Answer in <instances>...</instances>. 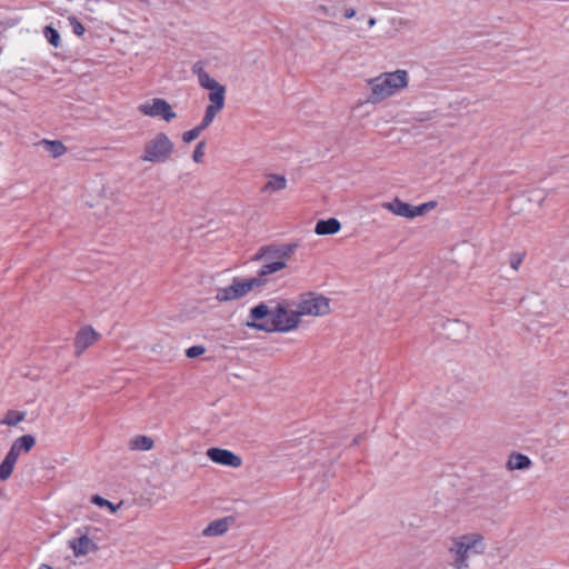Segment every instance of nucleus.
<instances>
[{
    "mask_svg": "<svg viewBox=\"0 0 569 569\" xmlns=\"http://www.w3.org/2000/svg\"><path fill=\"white\" fill-rule=\"evenodd\" d=\"M370 93L367 102L379 103L408 87L409 73L406 70L383 72L367 81Z\"/></svg>",
    "mask_w": 569,
    "mask_h": 569,
    "instance_id": "1",
    "label": "nucleus"
},
{
    "mask_svg": "<svg viewBox=\"0 0 569 569\" xmlns=\"http://www.w3.org/2000/svg\"><path fill=\"white\" fill-rule=\"evenodd\" d=\"M486 550L485 537L478 532L465 533L452 538L449 552L453 556L456 569L468 568L471 556L482 555Z\"/></svg>",
    "mask_w": 569,
    "mask_h": 569,
    "instance_id": "2",
    "label": "nucleus"
},
{
    "mask_svg": "<svg viewBox=\"0 0 569 569\" xmlns=\"http://www.w3.org/2000/svg\"><path fill=\"white\" fill-rule=\"evenodd\" d=\"M247 326L264 332H289L298 328L299 319L296 309H289L286 303H278L272 309L271 319L247 322Z\"/></svg>",
    "mask_w": 569,
    "mask_h": 569,
    "instance_id": "3",
    "label": "nucleus"
},
{
    "mask_svg": "<svg viewBox=\"0 0 569 569\" xmlns=\"http://www.w3.org/2000/svg\"><path fill=\"white\" fill-rule=\"evenodd\" d=\"M173 150L174 144L171 139L164 132H159L144 143L140 160L151 163H164L170 159Z\"/></svg>",
    "mask_w": 569,
    "mask_h": 569,
    "instance_id": "4",
    "label": "nucleus"
},
{
    "mask_svg": "<svg viewBox=\"0 0 569 569\" xmlns=\"http://www.w3.org/2000/svg\"><path fill=\"white\" fill-rule=\"evenodd\" d=\"M296 307L299 321L301 317H323L330 312V300L321 293L306 292L292 303Z\"/></svg>",
    "mask_w": 569,
    "mask_h": 569,
    "instance_id": "5",
    "label": "nucleus"
},
{
    "mask_svg": "<svg viewBox=\"0 0 569 569\" xmlns=\"http://www.w3.org/2000/svg\"><path fill=\"white\" fill-rule=\"evenodd\" d=\"M257 288H259V280L234 277L229 286L217 289L214 299L220 303L236 301Z\"/></svg>",
    "mask_w": 569,
    "mask_h": 569,
    "instance_id": "6",
    "label": "nucleus"
},
{
    "mask_svg": "<svg viewBox=\"0 0 569 569\" xmlns=\"http://www.w3.org/2000/svg\"><path fill=\"white\" fill-rule=\"evenodd\" d=\"M138 110L147 117L161 118L166 122H170L176 119L177 113L172 110V107L162 98H153L138 107Z\"/></svg>",
    "mask_w": 569,
    "mask_h": 569,
    "instance_id": "7",
    "label": "nucleus"
},
{
    "mask_svg": "<svg viewBox=\"0 0 569 569\" xmlns=\"http://www.w3.org/2000/svg\"><path fill=\"white\" fill-rule=\"evenodd\" d=\"M69 548L76 558L84 557L98 550V545L89 537L88 528H79L76 536L68 541Z\"/></svg>",
    "mask_w": 569,
    "mask_h": 569,
    "instance_id": "8",
    "label": "nucleus"
},
{
    "mask_svg": "<svg viewBox=\"0 0 569 569\" xmlns=\"http://www.w3.org/2000/svg\"><path fill=\"white\" fill-rule=\"evenodd\" d=\"M293 248L291 246H268L262 247L252 258L253 261L274 262L281 260L287 263V259L291 256Z\"/></svg>",
    "mask_w": 569,
    "mask_h": 569,
    "instance_id": "9",
    "label": "nucleus"
},
{
    "mask_svg": "<svg viewBox=\"0 0 569 569\" xmlns=\"http://www.w3.org/2000/svg\"><path fill=\"white\" fill-rule=\"evenodd\" d=\"M208 458L218 465L239 468L242 465V459L227 449L210 448L207 451Z\"/></svg>",
    "mask_w": 569,
    "mask_h": 569,
    "instance_id": "10",
    "label": "nucleus"
},
{
    "mask_svg": "<svg viewBox=\"0 0 569 569\" xmlns=\"http://www.w3.org/2000/svg\"><path fill=\"white\" fill-rule=\"evenodd\" d=\"M382 208L399 217L416 218L421 216V209L418 210L415 208V206L406 203L399 198H396L390 202L382 203Z\"/></svg>",
    "mask_w": 569,
    "mask_h": 569,
    "instance_id": "11",
    "label": "nucleus"
},
{
    "mask_svg": "<svg viewBox=\"0 0 569 569\" xmlns=\"http://www.w3.org/2000/svg\"><path fill=\"white\" fill-rule=\"evenodd\" d=\"M99 338V333L91 327L81 328L74 339V352L77 356L83 353V351L93 345Z\"/></svg>",
    "mask_w": 569,
    "mask_h": 569,
    "instance_id": "12",
    "label": "nucleus"
},
{
    "mask_svg": "<svg viewBox=\"0 0 569 569\" xmlns=\"http://www.w3.org/2000/svg\"><path fill=\"white\" fill-rule=\"evenodd\" d=\"M261 263L262 264H261L257 276L251 277V280H259V288L267 284L268 276L282 270L287 266V263L282 262L281 260L274 261V262L272 261L270 263H268V262H261Z\"/></svg>",
    "mask_w": 569,
    "mask_h": 569,
    "instance_id": "13",
    "label": "nucleus"
},
{
    "mask_svg": "<svg viewBox=\"0 0 569 569\" xmlns=\"http://www.w3.org/2000/svg\"><path fill=\"white\" fill-rule=\"evenodd\" d=\"M341 228L338 219L330 218L327 220H319L316 224L315 232L320 236L335 234Z\"/></svg>",
    "mask_w": 569,
    "mask_h": 569,
    "instance_id": "14",
    "label": "nucleus"
},
{
    "mask_svg": "<svg viewBox=\"0 0 569 569\" xmlns=\"http://www.w3.org/2000/svg\"><path fill=\"white\" fill-rule=\"evenodd\" d=\"M229 528V520L228 518H221L217 519L212 522H210L204 529H203V536L206 537H216L221 536L227 532Z\"/></svg>",
    "mask_w": 569,
    "mask_h": 569,
    "instance_id": "15",
    "label": "nucleus"
},
{
    "mask_svg": "<svg viewBox=\"0 0 569 569\" xmlns=\"http://www.w3.org/2000/svg\"><path fill=\"white\" fill-rule=\"evenodd\" d=\"M18 458L19 457L16 456L14 450H9V452L7 453V456L4 457L3 461L0 465V479L1 480L4 481L10 478Z\"/></svg>",
    "mask_w": 569,
    "mask_h": 569,
    "instance_id": "16",
    "label": "nucleus"
},
{
    "mask_svg": "<svg viewBox=\"0 0 569 569\" xmlns=\"http://www.w3.org/2000/svg\"><path fill=\"white\" fill-rule=\"evenodd\" d=\"M18 458L19 457L16 456L14 450H9V452L7 453V456L4 457L3 461L0 465V479L1 480L4 481L10 478Z\"/></svg>",
    "mask_w": 569,
    "mask_h": 569,
    "instance_id": "17",
    "label": "nucleus"
},
{
    "mask_svg": "<svg viewBox=\"0 0 569 569\" xmlns=\"http://www.w3.org/2000/svg\"><path fill=\"white\" fill-rule=\"evenodd\" d=\"M18 458L19 457L16 456L14 450H9V452L7 453V456L4 457L3 461L0 465V479L1 480L4 481L10 478Z\"/></svg>",
    "mask_w": 569,
    "mask_h": 569,
    "instance_id": "18",
    "label": "nucleus"
},
{
    "mask_svg": "<svg viewBox=\"0 0 569 569\" xmlns=\"http://www.w3.org/2000/svg\"><path fill=\"white\" fill-rule=\"evenodd\" d=\"M287 179L281 174H270L268 176L267 183L262 187V192H277L286 189Z\"/></svg>",
    "mask_w": 569,
    "mask_h": 569,
    "instance_id": "19",
    "label": "nucleus"
},
{
    "mask_svg": "<svg viewBox=\"0 0 569 569\" xmlns=\"http://www.w3.org/2000/svg\"><path fill=\"white\" fill-rule=\"evenodd\" d=\"M36 440L31 435H26L18 438L11 446L10 450L16 451V456H20L21 453H28L32 447L34 446Z\"/></svg>",
    "mask_w": 569,
    "mask_h": 569,
    "instance_id": "20",
    "label": "nucleus"
},
{
    "mask_svg": "<svg viewBox=\"0 0 569 569\" xmlns=\"http://www.w3.org/2000/svg\"><path fill=\"white\" fill-rule=\"evenodd\" d=\"M531 460L528 456L522 453H512L510 455L507 468L509 470H525L531 466Z\"/></svg>",
    "mask_w": 569,
    "mask_h": 569,
    "instance_id": "21",
    "label": "nucleus"
},
{
    "mask_svg": "<svg viewBox=\"0 0 569 569\" xmlns=\"http://www.w3.org/2000/svg\"><path fill=\"white\" fill-rule=\"evenodd\" d=\"M38 144L42 146L44 150L51 156L52 158H58L66 153L67 148L64 144L59 140H47L43 139L38 142Z\"/></svg>",
    "mask_w": 569,
    "mask_h": 569,
    "instance_id": "22",
    "label": "nucleus"
},
{
    "mask_svg": "<svg viewBox=\"0 0 569 569\" xmlns=\"http://www.w3.org/2000/svg\"><path fill=\"white\" fill-rule=\"evenodd\" d=\"M208 99L210 101V107L222 110L226 100V87L221 84L219 88L210 90Z\"/></svg>",
    "mask_w": 569,
    "mask_h": 569,
    "instance_id": "23",
    "label": "nucleus"
},
{
    "mask_svg": "<svg viewBox=\"0 0 569 569\" xmlns=\"http://www.w3.org/2000/svg\"><path fill=\"white\" fill-rule=\"evenodd\" d=\"M131 450L149 451L153 448V440L148 436L138 435L129 442Z\"/></svg>",
    "mask_w": 569,
    "mask_h": 569,
    "instance_id": "24",
    "label": "nucleus"
},
{
    "mask_svg": "<svg viewBox=\"0 0 569 569\" xmlns=\"http://www.w3.org/2000/svg\"><path fill=\"white\" fill-rule=\"evenodd\" d=\"M271 313L272 309H270L266 303H259L250 309V317L253 319L252 322L271 319Z\"/></svg>",
    "mask_w": 569,
    "mask_h": 569,
    "instance_id": "25",
    "label": "nucleus"
},
{
    "mask_svg": "<svg viewBox=\"0 0 569 569\" xmlns=\"http://www.w3.org/2000/svg\"><path fill=\"white\" fill-rule=\"evenodd\" d=\"M198 80L199 84L207 90H213L221 86V83H219L216 79L211 78L210 74L206 71H200L198 73Z\"/></svg>",
    "mask_w": 569,
    "mask_h": 569,
    "instance_id": "26",
    "label": "nucleus"
},
{
    "mask_svg": "<svg viewBox=\"0 0 569 569\" xmlns=\"http://www.w3.org/2000/svg\"><path fill=\"white\" fill-rule=\"evenodd\" d=\"M43 36L47 39V41L54 48H58L60 46L61 38L59 32L54 28L46 27L43 30Z\"/></svg>",
    "mask_w": 569,
    "mask_h": 569,
    "instance_id": "27",
    "label": "nucleus"
},
{
    "mask_svg": "<svg viewBox=\"0 0 569 569\" xmlns=\"http://www.w3.org/2000/svg\"><path fill=\"white\" fill-rule=\"evenodd\" d=\"M24 418V413L18 411H8L4 418L1 420V423L8 426H16Z\"/></svg>",
    "mask_w": 569,
    "mask_h": 569,
    "instance_id": "28",
    "label": "nucleus"
},
{
    "mask_svg": "<svg viewBox=\"0 0 569 569\" xmlns=\"http://www.w3.org/2000/svg\"><path fill=\"white\" fill-rule=\"evenodd\" d=\"M316 12L325 14L327 17H337L339 8L336 4H318L315 8Z\"/></svg>",
    "mask_w": 569,
    "mask_h": 569,
    "instance_id": "29",
    "label": "nucleus"
},
{
    "mask_svg": "<svg viewBox=\"0 0 569 569\" xmlns=\"http://www.w3.org/2000/svg\"><path fill=\"white\" fill-rule=\"evenodd\" d=\"M525 257H526L525 252H512L509 258L510 267L517 271L519 269L520 264L522 263Z\"/></svg>",
    "mask_w": 569,
    "mask_h": 569,
    "instance_id": "30",
    "label": "nucleus"
},
{
    "mask_svg": "<svg viewBox=\"0 0 569 569\" xmlns=\"http://www.w3.org/2000/svg\"><path fill=\"white\" fill-rule=\"evenodd\" d=\"M91 501L92 503L99 507H108L111 510V512H114L117 510V507L112 502L98 495L92 496Z\"/></svg>",
    "mask_w": 569,
    "mask_h": 569,
    "instance_id": "31",
    "label": "nucleus"
},
{
    "mask_svg": "<svg viewBox=\"0 0 569 569\" xmlns=\"http://www.w3.org/2000/svg\"><path fill=\"white\" fill-rule=\"evenodd\" d=\"M202 131L196 126L194 128H192L191 130H188L186 131L183 134H182V140L186 142V143H190L192 142L193 140H196L200 133Z\"/></svg>",
    "mask_w": 569,
    "mask_h": 569,
    "instance_id": "32",
    "label": "nucleus"
},
{
    "mask_svg": "<svg viewBox=\"0 0 569 569\" xmlns=\"http://www.w3.org/2000/svg\"><path fill=\"white\" fill-rule=\"evenodd\" d=\"M204 147H206V142L204 141H200L196 146V148L193 150V153H192V159H193L194 162H198V163L201 162V160H202V158L204 156V151H203Z\"/></svg>",
    "mask_w": 569,
    "mask_h": 569,
    "instance_id": "33",
    "label": "nucleus"
},
{
    "mask_svg": "<svg viewBox=\"0 0 569 569\" xmlns=\"http://www.w3.org/2000/svg\"><path fill=\"white\" fill-rule=\"evenodd\" d=\"M206 352V348L203 346L197 345L188 348L186 350V356L188 358H197Z\"/></svg>",
    "mask_w": 569,
    "mask_h": 569,
    "instance_id": "34",
    "label": "nucleus"
},
{
    "mask_svg": "<svg viewBox=\"0 0 569 569\" xmlns=\"http://www.w3.org/2000/svg\"><path fill=\"white\" fill-rule=\"evenodd\" d=\"M70 26L72 27V31L77 36H82L86 31L83 24L78 21L76 18L70 19Z\"/></svg>",
    "mask_w": 569,
    "mask_h": 569,
    "instance_id": "35",
    "label": "nucleus"
},
{
    "mask_svg": "<svg viewBox=\"0 0 569 569\" xmlns=\"http://www.w3.org/2000/svg\"><path fill=\"white\" fill-rule=\"evenodd\" d=\"M221 110L219 109H216V108H212L210 106H207L206 108V112H204V119L209 120V121H213L216 116L220 112Z\"/></svg>",
    "mask_w": 569,
    "mask_h": 569,
    "instance_id": "36",
    "label": "nucleus"
},
{
    "mask_svg": "<svg viewBox=\"0 0 569 569\" xmlns=\"http://www.w3.org/2000/svg\"><path fill=\"white\" fill-rule=\"evenodd\" d=\"M436 207V202L429 201L419 206H415L416 209H421V216L425 214L428 210H431Z\"/></svg>",
    "mask_w": 569,
    "mask_h": 569,
    "instance_id": "37",
    "label": "nucleus"
},
{
    "mask_svg": "<svg viewBox=\"0 0 569 569\" xmlns=\"http://www.w3.org/2000/svg\"><path fill=\"white\" fill-rule=\"evenodd\" d=\"M212 122L207 120V119H202L201 122L197 126L201 131H203L206 128H208Z\"/></svg>",
    "mask_w": 569,
    "mask_h": 569,
    "instance_id": "38",
    "label": "nucleus"
},
{
    "mask_svg": "<svg viewBox=\"0 0 569 569\" xmlns=\"http://www.w3.org/2000/svg\"><path fill=\"white\" fill-rule=\"evenodd\" d=\"M355 16H356V10H355V9H352V8H349V9H347V10L345 11V17H346L347 19H351V18H353Z\"/></svg>",
    "mask_w": 569,
    "mask_h": 569,
    "instance_id": "39",
    "label": "nucleus"
},
{
    "mask_svg": "<svg viewBox=\"0 0 569 569\" xmlns=\"http://www.w3.org/2000/svg\"><path fill=\"white\" fill-rule=\"evenodd\" d=\"M452 323H453V325H456V326H459V327H461V328H462V329H463L465 331H467V328H466V326H465L463 323H461L460 321H458V320H455V321H452Z\"/></svg>",
    "mask_w": 569,
    "mask_h": 569,
    "instance_id": "40",
    "label": "nucleus"
},
{
    "mask_svg": "<svg viewBox=\"0 0 569 569\" xmlns=\"http://www.w3.org/2000/svg\"><path fill=\"white\" fill-rule=\"evenodd\" d=\"M375 24H376V19H375V18H370V19L368 20V26H369V27H373Z\"/></svg>",
    "mask_w": 569,
    "mask_h": 569,
    "instance_id": "41",
    "label": "nucleus"
},
{
    "mask_svg": "<svg viewBox=\"0 0 569 569\" xmlns=\"http://www.w3.org/2000/svg\"><path fill=\"white\" fill-rule=\"evenodd\" d=\"M38 569H53V568H51L50 566H47V565H41Z\"/></svg>",
    "mask_w": 569,
    "mask_h": 569,
    "instance_id": "42",
    "label": "nucleus"
}]
</instances>
